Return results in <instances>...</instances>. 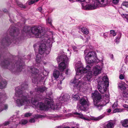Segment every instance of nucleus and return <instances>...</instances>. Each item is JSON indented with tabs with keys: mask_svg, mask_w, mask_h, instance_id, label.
I'll return each instance as SVG.
<instances>
[{
	"mask_svg": "<svg viewBox=\"0 0 128 128\" xmlns=\"http://www.w3.org/2000/svg\"><path fill=\"white\" fill-rule=\"evenodd\" d=\"M28 85L27 84H24L22 85V86H18L15 88V95L18 97L16 100V102L18 106H21L23 105H28L30 104L29 97L27 93L23 92L22 90H25L27 89Z\"/></svg>",
	"mask_w": 128,
	"mask_h": 128,
	"instance_id": "obj_1",
	"label": "nucleus"
},
{
	"mask_svg": "<svg viewBox=\"0 0 128 128\" xmlns=\"http://www.w3.org/2000/svg\"><path fill=\"white\" fill-rule=\"evenodd\" d=\"M41 99L38 96L32 98L31 100V104L36 107L39 108L42 110H46L49 108H52V106H53L52 100L48 98H46L45 100V103L47 105H46L42 102H39Z\"/></svg>",
	"mask_w": 128,
	"mask_h": 128,
	"instance_id": "obj_2",
	"label": "nucleus"
},
{
	"mask_svg": "<svg viewBox=\"0 0 128 128\" xmlns=\"http://www.w3.org/2000/svg\"><path fill=\"white\" fill-rule=\"evenodd\" d=\"M29 68L30 69V72L32 74V82L34 83H36L38 81L40 82L42 80L44 76H46L48 75V72L44 68L39 70L34 68Z\"/></svg>",
	"mask_w": 128,
	"mask_h": 128,
	"instance_id": "obj_3",
	"label": "nucleus"
},
{
	"mask_svg": "<svg viewBox=\"0 0 128 128\" xmlns=\"http://www.w3.org/2000/svg\"><path fill=\"white\" fill-rule=\"evenodd\" d=\"M92 71H88L87 72L86 76H84L80 81L77 78L78 77L80 76L76 75L75 79L72 82V83L75 84L74 86V87L75 86L76 87L79 86V87H80L82 85H86L89 81L91 80H92Z\"/></svg>",
	"mask_w": 128,
	"mask_h": 128,
	"instance_id": "obj_4",
	"label": "nucleus"
},
{
	"mask_svg": "<svg viewBox=\"0 0 128 128\" xmlns=\"http://www.w3.org/2000/svg\"><path fill=\"white\" fill-rule=\"evenodd\" d=\"M46 38L43 42H45L46 43L49 48H48L47 49H46V46L45 44H41L39 48V53L40 54H42L44 53L48 54H49L50 52L53 42V39L52 38Z\"/></svg>",
	"mask_w": 128,
	"mask_h": 128,
	"instance_id": "obj_5",
	"label": "nucleus"
},
{
	"mask_svg": "<svg viewBox=\"0 0 128 128\" xmlns=\"http://www.w3.org/2000/svg\"><path fill=\"white\" fill-rule=\"evenodd\" d=\"M92 96L93 99L94 106L99 110L102 109L104 105L101 103L102 97L100 94L97 91H95L94 92L92 93Z\"/></svg>",
	"mask_w": 128,
	"mask_h": 128,
	"instance_id": "obj_6",
	"label": "nucleus"
},
{
	"mask_svg": "<svg viewBox=\"0 0 128 128\" xmlns=\"http://www.w3.org/2000/svg\"><path fill=\"white\" fill-rule=\"evenodd\" d=\"M85 58L86 62L90 64L98 62L99 61L103 62V60L102 58L100 60L98 59L96 52L92 51L88 52L85 56Z\"/></svg>",
	"mask_w": 128,
	"mask_h": 128,
	"instance_id": "obj_7",
	"label": "nucleus"
},
{
	"mask_svg": "<svg viewBox=\"0 0 128 128\" xmlns=\"http://www.w3.org/2000/svg\"><path fill=\"white\" fill-rule=\"evenodd\" d=\"M108 78L106 76H104L102 81H99L98 83V89L102 94L104 93L106 90L107 87L108 86Z\"/></svg>",
	"mask_w": 128,
	"mask_h": 128,
	"instance_id": "obj_8",
	"label": "nucleus"
},
{
	"mask_svg": "<svg viewBox=\"0 0 128 128\" xmlns=\"http://www.w3.org/2000/svg\"><path fill=\"white\" fill-rule=\"evenodd\" d=\"M40 28L36 26L33 27L31 28L30 27H25L24 29V31L26 33H29L30 30L31 32L34 34L38 36L37 37H41L42 34V30H40Z\"/></svg>",
	"mask_w": 128,
	"mask_h": 128,
	"instance_id": "obj_9",
	"label": "nucleus"
},
{
	"mask_svg": "<svg viewBox=\"0 0 128 128\" xmlns=\"http://www.w3.org/2000/svg\"><path fill=\"white\" fill-rule=\"evenodd\" d=\"M1 65L2 67L7 68L10 70L14 72V71L15 70L14 64L12 62H10L8 60H5L3 62H2L1 63Z\"/></svg>",
	"mask_w": 128,
	"mask_h": 128,
	"instance_id": "obj_10",
	"label": "nucleus"
},
{
	"mask_svg": "<svg viewBox=\"0 0 128 128\" xmlns=\"http://www.w3.org/2000/svg\"><path fill=\"white\" fill-rule=\"evenodd\" d=\"M97 7H104L108 4L107 0H95L94 2Z\"/></svg>",
	"mask_w": 128,
	"mask_h": 128,
	"instance_id": "obj_11",
	"label": "nucleus"
},
{
	"mask_svg": "<svg viewBox=\"0 0 128 128\" xmlns=\"http://www.w3.org/2000/svg\"><path fill=\"white\" fill-rule=\"evenodd\" d=\"M10 35L15 36L19 33L18 30L14 26H11L8 30Z\"/></svg>",
	"mask_w": 128,
	"mask_h": 128,
	"instance_id": "obj_12",
	"label": "nucleus"
},
{
	"mask_svg": "<svg viewBox=\"0 0 128 128\" xmlns=\"http://www.w3.org/2000/svg\"><path fill=\"white\" fill-rule=\"evenodd\" d=\"M82 6L83 9L87 10L94 9L97 8L94 3V4H90L85 6L82 4Z\"/></svg>",
	"mask_w": 128,
	"mask_h": 128,
	"instance_id": "obj_13",
	"label": "nucleus"
},
{
	"mask_svg": "<svg viewBox=\"0 0 128 128\" xmlns=\"http://www.w3.org/2000/svg\"><path fill=\"white\" fill-rule=\"evenodd\" d=\"M102 68V67L98 66L94 67L92 70L93 74L96 76L100 74L101 72Z\"/></svg>",
	"mask_w": 128,
	"mask_h": 128,
	"instance_id": "obj_14",
	"label": "nucleus"
},
{
	"mask_svg": "<svg viewBox=\"0 0 128 128\" xmlns=\"http://www.w3.org/2000/svg\"><path fill=\"white\" fill-rule=\"evenodd\" d=\"M56 60L58 62H67L68 61V58L65 55L58 56L56 58Z\"/></svg>",
	"mask_w": 128,
	"mask_h": 128,
	"instance_id": "obj_15",
	"label": "nucleus"
},
{
	"mask_svg": "<svg viewBox=\"0 0 128 128\" xmlns=\"http://www.w3.org/2000/svg\"><path fill=\"white\" fill-rule=\"evenodd\" d=\"M75 66L76 70L77 72L82 73V68L83 67L82 66L81 62L78 61L77 63L75 64Z\"/></svg>",
	"mask_w": 128,
	"mask_h": 128,
	"instance_id": "obj_16",
	"label": "nucleus"
},
{
	"mask_svg": "<svg viewBox=\"0 0 128 128\" xmlns=\"http://www.w3.org/2000/svg\"><path fill=\"white\" fill-rule=\"evenodd\" d=\"M67 62H61L58 65V69L61 71H63L67 66Z\"/></svg>",
	"mask_w": 128,
	"mask_h": 128,
	"instance_id": "obj_17",
	"label": "nucleus"
},
{
	"mask_svg": "<svg viewBox=\"0 0 128 128\" xmlns=\"http://www.w3.org/2000/svg\"><path fill=\"white\" fill-rule=\"evenodd\" d=\"M114 127L113 123L111 122L108 121L103 124V128H113Z\"/></svg>",
	"mask_w": 128,
	"mask_h": 128,
	"instance_id": "obj_18",
	"label": "nucleus"
},
{
	"mask_svg": "<svg viewBox=\"0 0 128 128\" xmlns=\"http://www.w3.org/2000/svg\"><path fill=\"white\" fill-rule=\"evenodd\" d=\"M88 100L87 99H85L84 98H81L80 100V104L82 106L86 105L88 106L89 105L88 102H87Z\"/></svg>",
	"mask_w": 128,
	"mask_h": 128,
	"instance_id": "obj_19",
	"label": "nucleus"
},
{
	"mask_svg": "<svg viewBox=\"0 0 128 128\" xmlns=\"http://www.w3.org/2000/svg\"><path fill=\"white\" fill-rule=\"evenodd\" d=\"M70 98V96L67 94H65L62 96L60 97L59 100H60L62 101H67Z\"/></svg>",
	"mask_w": 128,
	"mask_h": 128,
	"instance_id": "obj_20",
	"label": "nucleus"
},
{
	"mask_svg": "<svg viewBox=\"0 0 128 128\" xmlns=\"http://www.w3.org/2000/svg\"><path fill=\"white\" fill-rule=\"evenodd\" d=\"M7 84V82L5 80L0 79V89L5 88Z\"/></svg>",
	"mask_w": 128,
	"mask_h": 128,
	"instance_id": "obj_21",
	"label": "nucleus"
},
{
	"mask_svg": "<svg viewBox=\"0 0 128 128\" xmlns=\"http://www.w3.org/2000/svg\"><path fill=\"white\" fill-rule=\"evenodd\" d=\"M7 108V106L6 105H4L2 103L1 97H0V112L4 110H6Z\"/></svg>",
	"mask_w": 128,
	"mask_h": 128,
	"instance_id": "obj_22",
	"label": "nucleus"
},
{
	"mask_svg": "<svg viewBox=\"0 0 128 128\" xmlns=\"http://www.w3.org/2000/svg\"><path fill=\"white\" fill-rule=\"evenodd\" d=\"M120 123L122 126L126 127H128V119L121 120L120 121Z\"/></svg>",
	"mask_w": 128,
	"mask_h": 128,
	"instance_id": "obj_23",
	"label": "nucleus"
},
{
	"mask_svg": "<svg viewBox=\"0 0 128 128\" xmlns=\"http://www.w3.org/2000/svg\"><path fill=\"white\" fill-rule=\"evenodd\" d=\"M46 90V88L45 87H41L36 88V91L38 92H42Z\"/></svg>",
	"mask_w": 128,
	"mask_h": 128,
	"instance_id": "obj_24",
	"label": "nucleus"
},
{
	"mask_svg": "<svg viewBox=\"0 0 128 128\" xmlns=\"http://www.w3.org/2000/svg\"><path fill=\"white\" fill-rule=\"evenodd\" d=\"M10 41V39L8 37L4 38L2 40V43H5L6 45H9L10 42H9Z\"/></svg>",
	"mask_w": 128,
	"mask_h": 128,
	"instance_id": "obj_25",
	"label": "nucleus"
},
{
	"mask_svg": "<svg viewBox=\"0 0 128 128\" xmlns=\"http://www.w3.org/2000/svg\"><path fill=\"white\" fill-rule=\"evenodd\" d=\"M60 74L59 71L56 70H54L53 72V76L56 79L58 77Z\"/></svg>",
	"mask_w": 128,
	"mask_h": 128,
	"instance_id": "obj_26",
	"label": "nucleus"
},
{
	"mask_svg": "<svg viewBox=\"0 0 128 128\" xmlns=\"http://www.w3.org/2000/svg\"><path fill=\"white\" fill-rule=\"evenodd\" d=\"M82 73H84L87 72L88 70H89L90 68V66L88 65H87L86 68H85L84 67H82Z\"/></svg>",
	"mask_w": 128,
	"mask_h": 128,
	"instance_id": "obj_27",
	"label": "nucleus"
},
{
	"mask_svg": "<svg viewBox=\"0 0 128 128\" xmlns=\"http://www.w3.org/2000/svg\"><path fill=\"white\" fill-rule=\"evenodd\" d=\"M81 30L82 32L86 34L89 33V31L87 28L84 27H82L81 28Z\"/></svg>",
	"mask_w": 128,
	"mask_h": 128,
	"instance_id": "obj_28",
	"label": "nucleus"
},
{
	"mask_svg": "<svg viewBox=\"0 0 128 128\" xmlns=\"http://www.w3.org/2000/svg\"><path fill=\"white\" fill-rule=\"evenodd\" d=\"M118 88L122 90H124L126 89V87L122 84V83L119 84L118 86Z\"/></svg>",
	"mask_w": 128,
	"mask_h": 128,
	"instance_id": "obj_29",
	"label": "nucleus"
},
{
	"mask_svg": "<svg viewBox=\"0 0 128 128\" xmlns=\"http://www.w3.org/2000/svg\"><path fill=\"white\" fill-rule=\"evenodd\" d=\"M75 114H76L78 115V117L82 119L85 120H87V119L86 118H85L82 114H80V113H78L76 112L75 113Z\"/></svg>",
	"mask_w": 128,
	"mask_h": 128,
	"instance_id": "obj_30",
	"label": "nucleus"
},
{
	"mask_svg": "<svg viewBox=\"0 0 128 128\" xmlns=\"http://www.w3.org/2000/svg\"><path fill=\"white\" fill-rule=\"evenodd\" d=\"M72 97L73 99L75 100H77L80 98V97L77 94L72 95Z\"/></svg>",
	"mask_w": 128,
	"mask_h": 128,
	"instance_id": "obj_31",
	"label": "nucleus"
},
{
	"mask_svg": "<svg viewBox=\"0 0 128 128\" xmlns=\"http://www.w3.org/2000/svg\"><path fill=\"white\" fill-rule=\"evenodd\" d=\"M104 116H101L97 118H92V120H94L96 121L99 120H100L102 119L103 118Z\"/></svg>",
	"mask_w": 128,
	"mask_h": 128,
	"instance_id": "obj_32",
	"label": "nucleus"
},
{
	"mask_svg": "<svg viewBox=\"0 0 128 128\" xmlns=\"http://www.w3.org/2000/svg\"><path fill=\"white\" fill-rule=\"evenodd\" d=\"M36 61L38 63H40V60L41 59V57L38 54L36 56Z\"/></svg>",
	"mask_w": 128,
	"mask_h": 128,
	"instance_id": "obj_33",
	"label": "nucleus"
},
{
	"mask_svg": "<svg viewBox=\"0 0 128 128\" xmlns=\"http://www.w3.org/2000/svg\"><path fill=\"white\" fill-rule=\"evenodd\" d=\"M17 66V70L18 72H21L23 68V67L20 65H16Z\"/></svg>",
	"mask_w": 128,
	"mask_h": 128,
	"instance_id": "obj_34",
	"label": "nucleus"
},
{
	"mask_svg": "<svg viewBox=\"0 0 128 128\" xmlns=\"http://www.w3.org/2000/svg\"><path fill=\"white\" fill-rule=\"evenodd\" d=\"M28 121L26 120H23L20 122L19 123L22 124L24 125L27 123Z\"/></svg>",
	"mask_w": 128,
	"mask_h": 128,
	"instance_id": "obj_35",
	"label": "nucleus"
},
{
	"mask_svg": "<svg viewBox=\"0 0 128 128\" xmlns=\"http://www.w3.org/2000/svg\"><path fill=\"white\" fill-rule=\"evenodd\" d=\"M121 15L122 17L123 18H125L128 22V14H122Z\"/></svg>",
	"mask_w": 128,
	"mask_h": 128,
	"instance_id": "obj_36",
	"label": "nucleus"
},
{
	"mask_svg": "<svg viewBox=\"0 0 128 128\" xmlns=\"http://www.w3.org/2000/svg\"><path fill=\"white\" fill-rule=\"evenodd\" d=\"M61 108V104H59L58 105L57 104V105L56 106H54V109H56L57 110H58L60 109Z\"/></svg>",
	"mask_w": 128,
	"mask_h": 128,
	"instance_id": "obj_37",
	"label": "nucleus"
},
{
	"mask_svg": "<svg viewBox=\"0 0 128 128\" xmlns=\"http://www.w3.org/2000/svg\"><path fill=\"white\" fill-rule=\"evenodd\" d=\"M110 34L113 35L114 36H115L116 34V33L115 32V31L113 30H111L110 31Z\"/></svg>",
	"mask_w": 128,
	"mask_h": 128,
	"instance_id": "obj_38",
	"label": "nucleus"
},
{
	"mask_svg": "<svg viewBox=\"0 0 128 128\" xmlns=\"http://www.w3.org/2000/svg\"><path fill=\"white\" fill-rule=\"evenodd\" d=\"M122 6H124L126 7H128V2H124L122 3Z\"/></svg>",
	"mask_w": 128,
	"mask_h": 128,
	"instance_id": "obj_39",
	"label": "nucleus"
},
{
	"mask_svg": "<svg viewBox=\"0 0 128 128\" xmlns=\"http://www.w3.org/2000/svg\"><path fill=\"white\" fill-rule=\"evenodd\" d=\"M118 106V103L117 101H116L114 102V104L112 106V107L113 109L115 108H116Z\"/></svg>",
	"mask_w": 128,
	"mask_h": 128,
	"instance_id": "obj_40",
	"label": "nucleus"
},
{
	"mask_svg": "<svg viewBox=\"0 0 128 128\" xmlns=\"http://www.w3.org/2000/svg\"><path fill=\"white\" fill-rule=\"evenodd\" d=\"M32 114V113L28 112L25 114L24 116L25 117H28L31 116Z\"/></svg>",
	"mask_w": 128,
	"mask_h": 128,
	"instance_id": "obj_41",
	"label": "nucleus"
},
{
	"mask_svg": "<svg viewBox=\"0 0 128 128\" xmlns=\"http://www.w3.org/2000/svg\"><path fill=\"white\" fill-rule=\"evenodd\" d=\"M121 34L120 33H119L118 34V36L117 38H116V42L117 43H118V42L119 41H117V40H119L121 36Z\"/></svg>",
	"mask_w": 128,
	"mask_h": 128,
	"instance_id": "obj_42",
	"label": "nucleus"
},
{
	"mask_svg": "<svg viewBox=\"0 0 128 128\" xmlns=\"http://www.w3.org/2000/svg\"><path fill=\"white\" fill-rule=\"evenodd\" d=\"M46 22L47 23H48L50 25H52V20L51 19L48 18L47 20L46 21Z\"/></svg>",
	"mask_w": 128,
	"mask_h": 128,
	"instance_id": "obj_43",
	"label": "nucleus"
},
{
	"mask_svg": "<svg viewBox=\"0 0 128 128\" xmlns=\"http://www.w3.org/2000/svg\"><path fill=\"white\" fill-rule=\"evenodd\" d=\"M17 4L18 6L20 7L24 8H26V7L25 6L23 5L21 3H18Z\"/></svg>",
	"mask_w": 128,
	"mask_h": 128,
	"instance_id": "obj_44",
	"label": "nucleus"
},
{
	"mask_svg": "<svg viewBox=\"0 0 128 128\" xmlns=\"http://www.w3.org/2000/svg\"><path fill=\"white\" fill-rule=\"evenodd\" d=\"M36 2V0H31L29 1L28 2V4L29 5H31L34 3Z\"/></svg>",
	"mask_w": 128,
	"mask_h": 128,
	"instance_id": "obj_45",
	"label": "nucleus"
},
{
	"mask_svg": "<svg viewBox=\"0 0 128 128\" xmlns=\"http://www.w3.org/2000/svg\"><path fill=\"white\" fill-rule=\"evenodd\" d=\"M44 117L43 116L41 115H40L39 114H36L35 115V116L34 117V118H42V117Z\"/></svg>",
	"mask_w": 128,
	"mask_h": 128,
	"instance_id": "obj_46",
	"label": "nucleus"
},
{
	"mask_svg": "<svg viewBox=\"0 0 128 128\" xmlns=\"http://www.w3.org/2000/svg\"><path fill=\"white\" fill-rule=\"evenodd\" d=\"M119 0H113L112 2L114 4H117L118 3Z\"/></svg>",
	"mask_w": 128,
	"mask_h": 128,
	"instance_id": "obj_47",
	"label": "nucleus"
},
{
	"mask_svg": "<svg viewBox=\"0 0 128 128\" xmlns=\"http://www.w3.org/2000/svg\"><path fill=\"white\" fill-rule=\"evenodd\" d=\"M120 112V110L117 108H116L113 110L114 112Z\"/></svg>",
	"mask_w": 128,
	"mask_h": 128,
	"instance_id": "obj_48",
	"label": "nucleus"
},
{
	"mask_svg": "<svg viewBox=\"0 0 128 128\" xmlns=\"http://www.w3.org/2000/svg\"><path fill=\"white\" fill-rule=\"evenodd\" d=\"M108 34L107 32L104 33V38H106L108 36Z\"/></svg>",
	"mask_w": 128,
	"mask_h": 128,
	"instance_id": "obj_49",
	"label": "nucleus"
},
{
	"mask_svg": "<svg viewBox=\"0 0 128 128\" xmlns=\"http://www.w3.org/2000/svg\"><path fill=\"white\" fill-rule=\"evenodd\" d=\"M72 48L73 50L75 51L77 50V48L75 46H73Z\"/></svg>",
	"mask_w": 128,
	"mask_h": 128,
	"instance_id": "obj_50",
	"label": "nucleus"
},
{
	"mask_svg": "<svg viewBox=\"0 0 128 128\" xmlns=\"http://www.w3.org/2000/svg\"><path fill=\"white\" fill-rule=\"evenodd\" d=\"M29 121L30 122H34L35 120L34 118H32Z\"/></svg>",
	"mask_w": 128,
	"mask_h": 128,
	"instance_id": "obj_51",
	"label": "nucleus"
},
{
	"mask_svg": "<svg viewBox=\"0 0 128 128\" xmlns=\"http://www.w3.org/2000/svg\"><path fill=\"white\" fill-rule=\"evenodd\" d=\"M121 80H122L124 78V76L122 74L120 75L119 76Z\"/></svg>",
	"mask_w": 128,
	"mask_h": 128,
	"instance_id": "obj_52",
	"label": "nucleus"
},
{
	"mask_svg": "<svg viewBox=\"0 0 128 128\" xmlns=\"http://www.w3.org/2000/svg\"><path fill=\"white\" fill-rule=\"evenodd\" d=\"M105 96L107 98H108L109 97V94L108 92L107 94H106Z\"/></svg>",
	"mask_w": 128,
	"mask_h": 128,
	"instance_id": "obj_53",
	"label": "nucleus"
},
{
	"mask_svg": "<svg viewBox=\"0 0 128 128\" xmlns=\"http://www.w3.org/2000/svg\"><path fill=\"white\" fill-rule=\"evenodd\" d=\"M123 106L124 108H126L128 109V105L126 104H124L123 105Z\"/></svg>",
	"mask_w": 128,
	"mask_h": 128,
	"instance_id": "obj_54",
	"label": "nucleus"
},
{
	"mask_svg": "<svg viewBox=\"0 0 128 128\" xmlns=\"http://www.w3.org/2000/svg\"><path fill=\"white\" fill-rule=\"evenodd\" d=\"M38 10L40 12H41L42 10V8L41 7H39L38 9Z\"/></svg>",
	"mask_w": 128,
	"mask_h": 128,
	"instance_id": "obj_55",
	"label": "nucleus"
},
{
	"mask_svg": "<svg viewBox=\"0 0 128 128\" xmlns=\"http://www.w3.org/2000/svg\"><path fill=\"white\" fill-rule=\"evenodd\" d=\"M3 11L4 12H8V10H7L5 8H4L3 10Z\"/></svg>",
	"mask_w": 128,
	"mask_h": 128,
	"instance_id": "obj_56",
	"label": "nucleus"
},
{
	"mask_svg": "<svg viewBox=\"0 0 128 128\" xmlns=\"http://www.w3.org/2000/svg\"><path fill=\"white\" fill-rule=\"evenodd\" d=\"M111 110L110 109H109L107 110V112L109 113L110 112H111Z\"/></svg>",
	"mask_w": 128,
	"mask_h": 128,
	"instance_id": "obj_57",
	"label": "nucleus"
},
{
	"mask_svg": "<svg viewBox=\"0 0 128 128\" xmlns=\"http://www.w3.org/2000/svg\"><path fill=\"white\" fill-rule=\"evenodd\" d=\"M69 70L68 69L66 70V74H68V71Z\"/></svg>",
	"mask_w": 128,
	"mask_h": 128,
	"instance_id": "obj_58",
	"label": "nucleus"
},
{
	"mask_svg": "<svg viewBox=\"0 0 128 128\" xmlns=\"http://www.w3.org/2000/svg\"><path fill=\"white\" fill-rule=\"evenodd\" d=\"M55 128H62L61 126H57Z\"/></svg>",
	"mask_w": 128,
	"mask_h": 128,
	"instance_id": "obj_59",
	"label": "nucleus"
},
{
	"mask_svg": "<svg viewBox=\"0 0 128 128\" xmlns=\"http://www.w3.org/2000/svg\"><path fill=\"white\" fill-rule=\"evenodd\" d=\"M111 58H112L113 59V56L112 54L111 55Z\"/></svg>",
	"mask_w": 128,
	"mask_h": 128,
	"instance_id": "obj_60",
	"label": "nucleus"
},
{
	"mask_svg": "<svg viewBox=\"0 0 128 128\" xmlns=\"http://www.w3.org/2000/svg\"><path fill=\"white\" fill-rule=\"evenodd\" d=\"M62 83V81H60V84H61Z\"/></svg>",
	"mask_w": 128,
	"mask_h": 128,
	"instance_id": "obj_61",
	"label": "nucleus"
},
{
	"mask_svg": "<svg viewBox=\"0 0 128 128\" xmlns=\"http://www.w3.org/2000/svg\"><path fill=\"white\" fill-rule=\"evenodd\" d=\"M64 79V78H63L62 79V80H63Z\"/></svg>",
	"mask_w": 128,
	"mask_h": 128,
	"instance_id": "obj_62",
	"label": "nucleus"
},
{
	"mask_svg": "<svg viewBox=\"0 0 128 128\" xmlns=\"http://www.w3.org/2000/svg\"><path fill=\"white\" fill-rule=\"evenodd\" d=\"M35 46H36V45L35 44L34 45V47Z\"/></svg>",
	"mask_w": 128,
	"mask_h": 128,
	"instance_id": "obj_63",
	"label": "nucleus"
},
{
	"mask_svg": "<svg viewBox=\"0 0 128 128\" xmlns=\"http://www.w3.org/2000/svg\"><path fill=\"white\" fill-rule=\"evenodd\" d=\"M38 0H36V2H37Z\"/></svg>",
	"mask_w": 128,
	"mask_h": 128,
	"instance_id": "obj_64",
	"label": "nucleus"
}]
</instances>
